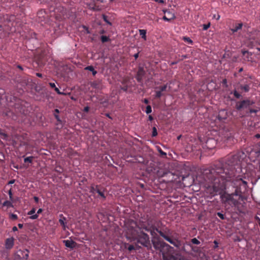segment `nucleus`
<instances>
[{
	"label": "nucleus",
	"mask_w": 260,
	"mask_h": 260,
	"mask_svg": "<svg viewBox=\"0 0 260 260\" xmlns=\"http://www.w3.org/2000/svg\"><path fill=\"white\" fill-rule=\"evenodd\" d=\"M254 103L249 100H243L240 102H238L236 105V108L240 110L242 109L247 108L252 105Z\"/></svg>",
	"instance_id": "obj_7"
},
{
	"label": "nucleus",
	"mask_w": 260,
	"mask_h": 260,
	"mask_svg": "<svg viewBox=\"0 0 260 260\" xmlns=\"http://www.w3.org/2000/svg\"><path fill=\"white\" fill-rule=\"evenodd\" d=\"M159 152L161 154H163V155H166V153L163 152L161 150H159Z\"/></svg>",
	"instance_id": "obj_63"
},
{
	"label": "nucleus",
	"mask_w": 260,
	"mask_h": 260,
	"mask_svg": "<svg viewBox=\"0 0 260 260\" xmlns=\"http://www.w3.org/2000/svg\"><path fill=\"white\" fill-rule=\"evenodd\" d=\"M210 26V23H208V24H205L203 25V29L204 30H207Z\"/></svg>",
	"instance_id": "obj_39"
},
{
	"label": "nucleus",
	"mask_w": 260,
	"mask_h": 260,
	"mask_svg": "<svg viewBox=\"0 0 260 260\" xmlns=\"http://www.w3.org/2000/svg\"><path fill=\"white\" fill-rule=\"evenodd\" d=\"M91 86L95 89H99L100 83L96 81H94L91 83Z\"/></svg>",
	"instance_id": "obj_24"
},
{
	"label": "nucleus",
	"mask_w": 260,
	"mask_h": 260,
	"mask_svg": "<svg viewBox=\"0 0 260 260\" xmlns=\"http://www.w3.org/2000/svg\"><path fill=\"white\" fill-rule=\"evenodd\" d=\"M54 116L55 117V119L58 122H61V120L59 118V116L58 114H56V113H54Z\"/></svg>",
	"instance_id": "obj_42"
},
{
	"label": "nucleus",
	"mask_w": 260,
	"mask_h": 260,
	"mask_svg": "<svg viewBox=\"0 0 260 260\" xmlns=\"http://www.w3.org/2000/svg\"><path fill=\"white\" fill-rule=\"evenodd\" d=\"M102 17H103V19L104 20V21L106 22L107 24H108L109 25H112V23L111 22H110L108 20V18H107V16L106 15H105V14H103L102 15Z\"/></svg>",
	"instance_id": "obj_27"
},
{
	"label": "nucleus",
	"mask_w": 260,
	"mask_h": 260,
	"mask_svg": "<svg viewBox=\"0 0 260 260\" xmlns=\"http://www.w3.org/2000/svg\"><path fill=\"white\" fill-rule=\"evenodd\" d=\"M164 12L165 14H170V16H169V17H168L167 15H165L163 17L162 19L166 21L169 22L172 20L174 19L176 17L175 14L173 13H172L169 10H164Z\"/></svg>",
	"instance_id": "obj_12"
},
{
	"label": "nucleus",
	"mask_w": 260,
	"mask_h": 260,
	"mask_svg": "<svg viewBox=\"0 0 260 260\" xmlns=\"http://www.w3.org/2000/svg\"><path fill=\"white\" fill-rule=\"evenodd\" d=\"M235 190L232 193H224L221 196L222 202L225 206L234 207L239 212H242L244 201L246 198L243 194L247 191V182L240 176L235 180Z\"/></svg>",
	"instance_id": "obj_2"
},
{
	"label": "nucleus",
	"mask_w": 260,
	"mask_h": 260,
	"mask_svg": "<svg viewBox=\"0 0 260 260\" xmlns=\"http://www.w3.org/2000/svg\"><path fill=\"white\" fill-rule=\"evenodd\" d=\"M127 249L129 251H132V250L135 249V247L133 245H130L128 247Z\"/></svg>",
	"instance_id": "obj_45"
},
{
	"label": "nucleus",
	"mask_w": 260,
	"mask_h": 260,
	"mask_svg": "<svg viewBox=\"0 0 260 260\" xmlns=\"http://www.w3.org/2000/svg\"><path fill=\"white\" fill-rule=\"evenodd\" d=\"M59 113V110H58V109H55L54 110V113H56V114H58V113Z\"/></svg>",
	"instance_id": "obj_56"
},
{
	"label": "nucleus",
	"mask_w": 260,
	"mask_h": 260,
	"mask_svg": "<svg viewBox=\"0 0 260 260\" xmlns=\"http://www.w3.org/2000/svg\"><path fill=\"white\" fill-rule=\"evenodd\" d=\"M105 116L110 119H112L111 117L110 116V114L109 113H106Z\"/></svg>",
	"instance_id": "obj_62"
},
{
	"label": "nucleus",
	"mask_w": 260,
	"mask_h": 260,
	"mask_svg": "<svg viewBox=\"0 0 260 260\" xmlns=\"http://www.w3.org/2000/svg\"><path fill=\"white\" fill-rule=\"evenodd\" d=\"M148 119L150 121H152L153 119V118L151 115H149Z\"/></svg>",
	"instance_id": "obj_58"
},
{
	"label": "nucleus",
	"mask_w": 260,
	"mask_h": 260,
	"mask_svg": "<svg viewBox=\"0 0 260 260\" xmlns=\"http://www.w3.org/2000/svg\"><path fill=\"white\" fill-rule=\"evenodd\" d=\"M54 90L58 94H60V95H65L66 94L65 93L60 91L59 89L56 87H55L54 88Z\"/></svg>",
	"instance_id": "obj_37"
},
{
	"label": "nucleus",
	"mask_w": 260,
	"mask_h": 260,
	"mask_svg": "<svg viewBox=\"0 0 260 260\" xmlns=\"http://www.w3.org/2000/svg\"><path fill=\"white\" fill-rule=\"evenodd\" d=\"M192 243L196 245H199L201 243L199 240H198L197 238H194L191 240Z\"/></svg>",
	"instance_id": "obj_32"
},
{
	"label": "nucleus",
	"mask_w": 260,
	"mask_h": 260,
	"mask_svg": "<svg viewBox=\"0 0 260 260\" xmlns=\"http://www.w3.org/2000/svg\"><path fill=\"white\" fill-rule=\"evenodd\" d=\"M59 222L60 223V224L62 226V228H63V229L64 230H66V217H65L63 214H60L59 215Z\"/></svg>",
	"instance_id": "obj_14"
},
{
	"label": "nucleus",
	"mask_w": 260,
	"mask_h": 260,
	"mask_svg": "<svg viewBox=\"0 0 260 260\" xmlns=\"http://www.w3.org/2000/svg\"><path fill=\"white\" fill-rule=\"evenodd\" d=\"M217 215L221 219H224L225 218L224 215L221 212H217Z\"/></svg>",
	"instance_id": "obj_38"
},
{
	"label": "nucleus",
	"mask_w": 260,
	"mask_h": 260,
	"mask_svg": "<svg viewBox=\"0 0 260 260\" xmlns=\"http://www.w3.org/2000/svg\"><path fill=\"white\" fill-rule=\"evenodd\" d=\"M134 57H135V59H137L138 58V57H139V52H138V53H137L135 54H134Z\"/></svg>",
	"instance_id": "obj_49"
},
{
	"label": "nucleus",
	"mask_w": 260,
	"mask_h": 260,
	"mask_svg": "<svg viewBox=\"0 0 260 260\" xmlns=\"http://www.w3.org/2000/svg\"><path fill=\"white\" fill-rule=\"evenodd\" d=\"M33 158H34V157L32 156H28V157L24 158V162H28L29 163H31L32 161Z\"/></svg>",
	"instance_id": "obj_25"
},
{
	"label": "nucleus",
	"mask_w": 260,
	"mask_h": 260,
	"mask_svg": "<svg viewBox=\"0 0 260 260\" xmlns=\"http://www.w3.org/2000/svg\"><path fill=\"white\" fill-rule=\"evenodd\" d=\"M156 2H158L160 4L164 3V1L163 0H154Z\"/></svg>",
	"instance_id": "obj_52"
},
{
	"label": "nucleus",
	"mask_w": 260,
	"mask_h": 260,
	"mask_svg": "<svg viewBox=\"0 0 260 260\" xmlns=\"http://www.w3.org/2000/svg\"><path fill=\"white\" fill-rule=\"evenodd\" d=\"M243 26V23H240L236 25L235 27L231 29V30L233 32V33H235L238 31L239 29H241Z\"/></svg>",
	"instance_id": "obj_16"
},
{
	"label": "nucleus",
	"mask_w": 260,
	"mask_h": 260,
	"mask_svg": "<svg viewBox=\"0 0 260 260\" xmlns=\"http://www.w3.org/2000/svg\"><path fill=\"white\" fill-rule=\"evenodd\" d=\"M222 83L225 86V87L228 86V81L226 79H224L222 80Z\"/></svg>",
	"instance_id": "obj_43"
},
{
	"label": "nucleus",
	"mask_w": 260,
	"mask_h": 260,
	"mask_svg": "<svg viewBox=\"0 0 260 260\" xmlns=\"http://www.w3.org/2000/svg\"><path fill=\"white\" fill-rule=\"evenodd\" d=\"M143 102L146 104H147L148 103H149V101L147 99H144V100H143Z\"/></svg>",
	"instance_id": "obj_53"
},
{
	"label": "nucleus",
	"mask_w": 260,
	"mask_h": 260,
	"mask_svg": "<svg viewBox=\"0 0 260 260\" xmlns=\"http://www.w3.org/2000/svg\"><path fill=\"white\" fill-rule=\"evenodd\" d=\"M152 112V108L150 105H148L146 107L145 112L146 114H148Z\"/></svg>",
	"instance_id": "obj_31"
},
{
	"label": "nucleus",
	"mask_w": 260,
	"mask_h": 260,
	"mask_svg": "<svg viewBox=\"0 0 260 260\" xmlns=\"http://www.w3.org/2000/svg\"><path fill=\"white\" fill-rule=\"evenodd\" d=\"M14 244V238L13 237H10L6 239L5 241V246L6 249L10 250L12 249Z\"/></svg>",
	"instance_id": "obj_11"
},
{
	"label": "nucleus",
	"mask_w": 260,
	"mask_h": 260,
	"mask_svg": "<svg viewBox=\"0 0 260 260\" xmlns=\"http://www.w3.org/2000/svg\"><path fill=\"white\" fill-rule=\"evenodd\" d=\"M17 255L19 256L20 258L27 259L29 256V251L27 249L19 250L17 252Z\"/></svg>",
	"instance_id": "obj_10"
},
{
	"label": "nucleus",
	"mask_w": 260,
	"mask_h": 260,
	"mask_svg": "<svg viewBox=\"0 0 260 260\" xmlns=\"http://www.w3.org/2000/svg\"><path fill=\"white\" fill-rule=\"evenodd\" d=\"M137 239V242L141 244L144 247H148L150 243V238L149 236L144 232H141L138 233L134 238Z\"/></svg>",
	"instance_id": "obj_4"
},
{
	"label": "nucleus",
	"mask_w": 260,
	"mask_h": 260,
	"mask_svg": "<svg viewBox=\"0 0 260 260\" xmlns=\"http://www.w3.org/2000/svg\"><path fill=\"white\" fill-rule=\"evenodd\" d=\"M222 140L224 142H226L233 140V137L232 134L229 132H225V134H221Z\"/></svg>",
	"instance_id": "obj_13"
},
{
	"label": "nucleus",
	"mask_w": 260,
	"mask_h": 260,
	"mask_svg": "<svg viewBox=\"0 0 260 260\" xmlns=\"http://www.w3.org/2000/svg\"><path fill=\"white\" fill-rule=\"evenodd\" d=\"M170 243H171V244L173 245L175 247L177 248L179 247L180 245V242L178 240H172V242H171Z\"/></svg>",
	"instance_id": "obj_23"
},
{
	"label": "nucleus",
	"mask_w": 260,
	"mask_h": 260,
	"mask_svg": "<svg viewBox=\"0 0 260 260\" xmlns=\"http://www.w3.org/2000/svg\"><path fill=\"white\" fill-rule=\"evenodd\" d=\"M139 31L141 37L144 40H146V30L145 29H139Z\"/></svg>",
	"instance_id": "obj_20"
},
{
	"label": "nucleus",
	"mask_w": 260,
	"mask_h": 260,
	"mask_svg": "<svg viewBox=\"0 0 260 260\" xmlns=\"http://www.w3.org/2000/svg\"><path fill=\"white\" fill-rule=\"evenodd\" d=\"M14 182H15V180H14V179H13V180H10V181L9 182L8 184H13Z\"/></svg>",
	"instance_id": "obj_57"
},
{
	"label": "nucleus",
	"mask_w": 260,
	"mask_h": 260,
	"mask_svg": "<svg viewBox=\"0 0 260 260\" xmlns=\"http://www.w3.org/2000/svg\"><path fill=\"white\" fill-rule=\"evenodd\" d=\"M183 40L186 42H187L188 43L190 44H192L193 42L191 40V39L189 38V37H183Z\"/></svg>",
	"instance_id": "obj_30"
},
{
	"label": "nucleus",
	"mask_w": 260,
	"mask_h": 260,
	"mask_svg": "<svg viewBox=\"0 0 260 260\" xmlns=\"http://www.w3.org/2000/svg\"><path fill=\"white\" fill-rule=\"evenodd\" d=\"M43 211V210L41 208H40L38 209V210L37 211V213L30 216L29 217V218L31 219H36L38 218V214H40L41 213H42V212Z\"/></svg>",
	"instance_id": "obj_18"
},
{
	"label": "nucleus",
	"mask_w": 260,
	"mask_h": 260,
	"mask_svg": "<svg viewBox=\"0 0 260 260\" xmlns=\"http://www.w3.org/2000/svg\"><path fill=\"white\" fill-rule=\"evenodd\" d=\"M50 86L54 88L56 87L55 84L54 83L50 82L49 83Z\"/></svg>",
	"instance_id": "obj_47"
},
{
	"label": "nucleus",
	"mask_w": 260,
	"mask_h": 260,
	"mask_svg": "<svg viewBox=\"0 0 260 260\" xmlns=\"http://www.w3.org/2000/svg\"><path fill=\"white\" fill-rule=\"evenodd\" d=\"M36 76L38 77H42V74L40 73H36Z\"/></svg>",
	"instance_id": "obj_55"
},
{
	"label": "nucleus",
	"mask_w": 260,
	"mask_h": 260,
	"mask_svg": "<svg viewBox=\"0 0 260 260\" xmlns=\"http://www.w3.org/2000/svg\"><path fill=\"white\" fill-rule=\"evenodd\" d=\"M85 70L91 71L93 76H95L97 74V71L95 70L94 67L92 66H88L85 68Z\"/></svg>",
	"instance_id": "obj_17"
},
{
	"label": "nucleus",
	"mask_w": 260,
	"mask_h": 260,
	"mask_svg": "<svg viewBox=\"0 0 260 260\" xmlns=\"http://www.w3.org/2000/svg\"><path fill=\"white\" fill-rule=\"evenodd\" d=\"M35 212H36V209H35V208H33L29 211L28 212L27 214L31 216L32 215L36 214Z\"/></svg>",
	"instance_id": "obj_35"
},
{
	"label": "nucleus",
	"mask_w": 260,
	"mask_h": 260,
	"mask_svg": "<svg viewBox=\"0 0 260 260\" xmlns=\"http://www.w3.org/2000/svg\"><path fill=\"white\" fill-rule=\"evenodd\" d=\"M34 200L36 202H38L39 201V198L37 197H34Z\"/></svg>",
	"instance_id": "obj_59"
},
{
	"label": "nucleus",
	"mask_w": 260,
	"mask_h": 260,
	"mask_svg": "<svg viewBox=\"0 0 260 260\" xmlns=\"http://www.w3.org/2000/svg\"><path fill=\"white\" fill-rule=\"evenodd\" d=\"M217 144L216 140L213 138H208L205 144V147L208 149H212L215 148Z\"/></svg>",
	"instance_id": "obj_9"
},
{
	"label": "nucleus",
	"mask_w": 260,
	"mask_h": 260,
	"mask_svg": "<svg viewBox=\"0 0 260 260\" xmlns=\"http://www.w3.org/2000/svg\"><path fill=\"white\" fill-rule=\"evenodd\" d=\"M18 226L19 228L21 229V228H23V224L19 223V224H18Z\"/></svg>",
	"instance_id": "obj_61"
},
{
	"label": "nucleus",
	"mask_w": 260,
	"mask_h": 260,
	"mask_svg": "<svg viewBox=\"0 0 260 260\" xmlns=\"http://www.w3.org/2000/svg\"><path fill=\"white\" fill-rule=\"evenodd\" d=\"M160 245L161 246H162L164 247L165 246H169V244H167L166 243L164 242H160Z\"/></svg>",
	"instance_id": "obj_46"
},
{
	"label": "nucleus",
	"mask_w": 260,
	"mask_h": 260,
	"mask_svg": "<svg viewBox=\"0 0 260 260\" xmlns=\"http://www.w3.org/2000/svg\"><path fill=\"white\" fill-rule=\"evenodd\" d=\"M244 155L242 152L229 155L204 170V178L210 184L207 189L211 196L221 194L226 188V182L233 180L235 167L239 166Z\"/></svg>",
	"instance_id": "obj_1"
},
{
	"label": "nucleus",
	"mask_w": 260,
	"mask_h": 260,
	"mask_svg": "<svg viewBox=\"0 0 260 260\" xmlns=\"http://www.w3.org/2000/svg\"><path fill=\"white\" fill-rule=\"evenodd\" d=\"M12 231L13 232H16V231H18V229L16 226H13V228H12Z\"/></svg>",
	"instance_id": "obj_54"
},
{
	"label": "nucleus",
	"mask_w": 260,
	"mask_h": 260,
	"mask_svg": "<svg viewBox=\"0 0 260 260\" xmlns=\"http://www.w3.org/2000/svg\"><path fill=\"white\" fill-rule=\"evenodd\" d=\"M139 227L140 230H144L146 231L149 232L152 236H154L155 234V232H157L159 234L160 232H162L154 225H150L149 223H148L147 225L145 223L143 224V225H141V226Z\"/></svg>",
	"instance_id": "obj_5"
},
{
	"label": "nucleus",
	"mask_w": 260,
	"mask_h": 260,
	"mask_svg": "<svg viewBox=\"0 0 260 260\" xmlns=\"http://www.w3.org/2000/svg\"><path fill=\"white\" fill-rule=\"evenodd\" d=\"M233 93L234 96L237 99H239L241 96V94L239 93H238L236 90L234 91Z\"/></svg>",
	"instance_id": "obj_36"
},
{
	"label": "nucleus",
	"mask_w": 260,
	"mask_h": 260,
	"mask_svg": "<svg viewBox=\"0 0 260 260\" xmlns=\"http://www.w3.org/2000/svg\"><path fill=\"white\" fill-rule=\"evenodd\" d=\"M162 92L160 90L156 91H155V97L157 98H159L162 96Z\"/></svg>",
	"instance_id": "obj_34"
},
{
	"label": "nucleus",
	"mask_w": 260,
	"mask_h": 260,
	"mask_svg": "<svg viewBox=\"0 0 260 260\" xmlns=\"http://www.w3.org/2000/svg\"><path fill=\"white\" fill-rule=\"evenodd\" d=\"M228 113L226 110L221 109L219 111L217 116V119L221 122H223L228 117Z\"/></svg>",
	"instance_id": "obj_8"
},
{
	"label": "nucleus",
	"mask_w": 260,
	"mask_h": 260,
	"mask_svg": "<svg viewBox=\"0 0 260 260\" xmlns=\"http://www.w3.org/2000/svg\"><path fill=\"white\" fill-rule=\"evenodd\" d=\"M3 205L4 206H7L8 207H12V206H13L12 203L10 201H5L3 203Z\"/></svg>",
	"instance_id": "obj_26"
},
{
	"label": "nucleus",
	"mask_w": 260,
	"mask_h": 260,
	"mask_svg": "<svg viewBox=\"0 0 260 260\" xmlns=\"http://www.w3.org/2000/svg\"><path fill=\"white\" fill-rule=\"evenodd\" d=\"M143 224H144V223L141 222L140 221V223L138 224L136 221L133 219H128L127 220L126 225L127 228V230L131 234L133 238H134L138 233L137 229H138L140 230L139 226H141V225H143Z\"/></svg>",
	"instance_id": "obj_3"
},
{
	"label": "nucleus",
	"mask_w": 260,
	"mask_h": 260,
	"mask_svg": "<svg viewBox=\"0 0 260 260\" xmlns=\"http://www.w3.org/2000/svg\"><path fill=\"white\" fill-rule=\"evenodd\" d=\"M240 89L243 90L245 92H248L250 89V87L248 84H245L244 85H240Z\"/></svg>",
	"instance_id": "obj_22"
},
{
	"label": "nucleus",
	"mask_w": 260,
	"mask_h": 260,
	"mask_svg": "<svg viewBox=\"0 0 260 260\" xmlns=\"http://www.w3.org/2000/svg\"><path fill=\"white\" fill-rule=\"evenodd\" d=\"M10 218L12 220H16L18 218V216L16 214L12 213L10 214Z\"/></svg>",
	"instance_id": "obj_40"
},
{
	"label": "nucleus",
	"mask_w": 260,
	"mask_h": 260,
	"mask_svg": "<svg viewBox=\"0 0 260 260\" xmlns=\"http://www.w3.org/2000/svg\"><path fill=\"white\" fill-rule=\"evenodd\" d=\"M89 108L88 106H86V107H84V111L85 112H88L89 111Z\"/></svg>",
	"instance_id": "obj_48"
},
{
	"label": "nucleus",
	"mask_w": 260,
	"mask_h": 260,
	"mask_svg": "<svg viewBox=\"0 0 260 260\" xmlns=\"http://www.w3.org/2000/svg\"><path fill=\"white\" fill-rule=\"evenodd\" d=\"M157 135V132L156 128L154 126L152 128V137H154Z\"/></svg>",
	"instance_id": "obj_29"
},
{
	"label": "nucleus",
	"mask_w": 260,
	"mask_h": 260,
	"mask_svg": "<svg viewBox=\"0 0 260 260\" xmlns=\"http://www.w3.org/2000/svg\"><path fill=\"white\" fill-rule=\"evenodd\" d=\"M182 57L183 58H186L187 57V55H182Z\"/></svg>",
	"instance_id": "obj_64"
},
{
	"label": "nucleus",
	"mask_w": 260,
	"mask_h": 260,
	"mask_svg": "<svg viewBox=\"0 0 260 260\" xmlns=\"http://www.w3.org/2000/svg\"><path fill=\"white\" fill-rule=\"evenodd\" d=\"M255 219L257 220V222H258V225H259V226H260V218H259V217H257V216H256V217H255Z\"/></svg>",
	"instance_id": "obj_51"
},
{
	"label": "nucleus",
	"mask_w": 260,
	"mask_h": 260,
	"mask_svg": "<svg viewBox=\"0 0 260 260\" xmlns=\"http://www.w3.org/2000/svg\"><path fill=\"white\" fill-rule=\"evenodd\" d=\"M63 242L66 247L70 248H73L74 245L75 243V242L74 241H73V240H64L63 241Z\"/></svg>",
	"instance_id": "obj_15"
},
{
	"label": "nucleus",
	"mask_w": 260,
	"mask_h": 260,
	"mask_svg": "<svg viewBox=\"0 0 260 260\" xmlns=\"http://www.w3.org/2000/svg\"><path fill=\"white\" fill-rule=\"evenodd\" d=\"M96 189V193H98L101 197L104 200L106 199V196L104 194V191L101 190L100 189Z\"/></svg>",
	"instance_id": "obj_21"
},
{
	"label": "nucleus",
	"mask_w": 260,
	"mask_h": 260,
	"mask_svg": "<svg viewBox=\"0 0 260 260\" xmlns=\"http://www.w3.org/2000/svg\"><path fill=\"white\" fill-rule=\"evenodd\" d=\"M8 194H9V198L11 200H12V190L11 189H10L9 191H8Z\"/></svg>",
	"instance_id": "obj_44"
},
{
	"label": "nucleus",
	"mask_w": 260,
	"mask_h": 260,
	"mask_svg": "<svg viewBox=\"0 0 260 260\" xmlns=\"http://www.w3.org/2000/svg\"><path fill=\"white\" fill-rule=\"evenodd\" d=\"M159 235L161 237H162V238H164L166 241H167L169 243L172 242V241L173 240L170 237H169V236L166 235L162 232H159Z\"/></svg>",
	"instance_id": "obj_19"
},
{
	"label": "nucleus",
	"mask_w": 260,
	"mask_h": 260,
	"mask_svg": "<svg viewBox=\"0 0 260 260\" xmlns=\"http://www.w3.org/2000/svg\"><path fill=\"white\" fill-rule=\"evenodd\" d=\"M167 88V85H164L161 87H159V89H160V91L162 92V91H164L165 90H166V89Z\"/></svg>",
	"instance_id": "obj_41"
},
{
	"label": "nucleus",
	"mask_w": 260,
	"mask_h": 260,
	"mask_svg": "<svg viewBox=\"0 0 260 260\" xmlns=\"http://www.w3.org/2000/svg\"><path fill=\"white\" fill-rule=\"evenodd\" d=\"M156 174L158 177L162 178L168 176V181H172L173 179L174 174L169 171L159 169L156 171Z\"/></svg>",
	"instance_id": "obj_6"
},
{
	"label": "nucleus",
	"mask_w": 260,
	"mask_h": 260,
	"mask_svg": "<svg viewBox=\"0 0 260 260\" xmlns=\"http://www.w3.org/2000/svg\"><path fill=\"white\" fill-rule=\"evenodd\" d=\"M257 110H253V109H250L249 110V112L250 113H256L257 112Z\"/></svg>",
	"instance_id": "obj_50"
},
{
	"label": "nucleus",
	"mask_w": 260,
	"mask_h": 260,
	"mask_svg": "<svg viewBox=\"0 0 260 260\" xmlns=\"http://www.w3.org/2000/svg\"><path fill=\"white\" fill-rule=\"evenodd\" d=\"M96 188L99 189L98 185H95V186H91L90 188V192L92 193L96 192Z\"/></svg>",
	"instance_id": "obj_33"
},
{
	"label": "nucleus",
	"mask_w": 260,
	"mask_h": 260,
	"mask_svg": "<svg viewBox=\"0 0 260 260\" xmlns=\"http://www.w3.org/2000/svg\"><path fill=\"white\" fill-rule=\"evenodd\" d=\"M101 39L103 43L107 42L109 40V37L106 36H102Z\"/></svg>",
	"instance_id": "obj_28"
},
{
	"label": "nucleus",
	"mask_w": 260,
	"mask_h": 260,
	"mask_svg": "<svg viewBox=\"0 0 260 260\" xmlns=\"http://www.w3.org/2000/svg\"><path fill=\"white\" fill-rule=\"evenodd\" d=\"M214 243L215 244V247H217L218 244V242L216 241H214Z\"/></svg>",
	"instance_id": "obj_60"
}]
</instances>
